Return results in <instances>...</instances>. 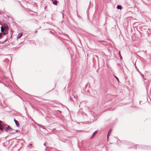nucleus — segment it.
<instances>
[{
    "label": "nucleus",
    "mask_w": 151,
    "mask_h": 151,
    "mask_svg": "<svg viewBox=\"0 0 151 151\" xmlns=\"http://www.w3.org/2000/svg\"><path fill=\"white\" fill-rule=\"evenodd\" d=\"M5 128L6 132H9L12 133V130H13V129H12L9 126L7 125H6Z\"/></svg>",
    "instance_id": "nucleus-1"
},
{
    "label": "nucleus",
    "mask_w": 151,
    "mask_h": 151,
    "mask_svg": "<svg viewBox=\"0 0 151 151\" xmlns=\"http://www.w3.org/2000/svg\"><path fill=\"white\" fill-rule=\"evenodd\" d=\"M4 27L5 30H9V28L7 25L6 24H4Z\"/></svg>",
    "instance_id": "nucleus-2"
},
{
    "label": "nucleus",
    "mask_w": 151,
    "mask_h": 151,
    "mask_svg": "<svg viewBox=\"0 0 151 151\" xmlns=\"http://www.w3.org/2000/svg\"><path fill=\"white\" fill-rule=\"evenodd\" d=\"M22 35V33H19L17 37V39H19Z\"/></svg>",
    "instance_id": "nucleus-3"
},
{
    "label": "nucleus",
    "mask_w": 151,
    "mask_h": 151,
    "mask_svg": "<svg viewBox=\"0 0 151 151\" xmlns=\"http://www.w3.org/2000/svg\"><path fill=\"white\" fill-rule=\"evenodd\" d=\"M14 122H15V123L16 126H17L19 127V124L18 123V121H17L16 120V119H14Z\"/></svg>",
    "instance_id": "nucleus-4"
},
{
    "label": "nucleus",
    "mask_w": 151,
    "mask_h": 151,
    "mask_svg": "<svg viewBox=\"0 0 151 151\" xmlns=\"http://www.w3.org/2000/svg\"><path fill=\"white\" fill-rule=\"evenodd\" d=\"M8 33V30H5V31L4 32H3V35H5L7 34Z\"/></svg>",
    "instance_id": "nucleus-5"
},
{
    "label": "nucleus",
    "mask_w": 151,
    "mask_h": 151,
    "mask_svg": "<svg viewBox=\"0 0 151 151\" xmlns=\"http://www.w3.org/2000/svg\"><path fill=\"white\" fill-rule=\"evenodd\" d=\"M52 3L53 4L55 5H57V1L56 0H52Z\"/></svg>",
    "instance_id": "nucleus-6"
},
{
    "label": "nucleus",
    "mask_w": 151,
    "mask_h": 151,
    "mask_svg": "<svg viewBox=\"0 0 151 151\" xmlns=\"http://www.w3.org/2000/svg\"><path fill=\"white\" fill-rule=\"evenodd\" d=\"M0 122H0V127H4V126H6V125H5L4 124H1V123H2V122L1 121H0Z\"/></svg>",
    "instance_id": "nucleus-7"
},
{
    "label": "nucleus",
    "mask_w": 151,
    "mask_h": 151,
    "mask_svg": "<svg viewBox=\"0 0 151 151\" xmlns=\"http://www.w3.org/2000/svg\"><path fill=\"white\" fill-rule=\"evenodd\" d=\"M32 146V145L31 144H30L27 145V147L29 149H30Z\"/></svg>",
    "instance_id": "nucleus-8"
},
{
    "label": "nucleus",
    "mask_w": 151,
    "mask_h": 151,
    "mask_svg": "<svg viewBox=\"0 0 151 151\" xmlns=\"http://www.w3.org/2000/svg\"><path fill=\"white\" fill-rule=\"evenodd\" d=\"M112 131V130L111 129L110 130H109V132L107 134V140H108V139H109V134L110 132Z\"/></svg>",
    "instance_id": "nucleus-9"
},
{
    "label": "nucleus",
    "mask_w": 151,
    "mask_h": 151,
    "mask_svg": "<svg viewBox=\"0 0 151 151\" xmlns=\"http://www.w3.org/2000/svg\"><path fill=\"white\" fill-rule=\"evenodd\" d=\"M122 8V7L121 5H118L117 6V8L118 9H121Z\"/></svg>",
    "instance_id": "nucleus-10"
},
{
    "label": "nucleus",
    "mask_w": 151,
    "mask_h": 151,
    "mask_svg": "<svg viewBox=\"0 0 151 151\" xmlns=\"http://www.w3.org/2000/svg\"><path fill=\"white\" fill-rule=\"evenodd\" d=\"M97 133V131H95L93 134L92 137L95 135Z\"/></svg>",
    "instance_id": "nucleus-11"
},
{
    "label": "nucleus",
    "mask_w": 151,
    "mask_h": 151,
    "mask_svg": "<svg viewBox=\"0 0 151 151\" xmlns=\"http://www.w3.org/2000/svg\"><path fill=\"white\" fill-rule=\"evenodd\" d=\"M14 132H12V133H16V132H18L17 130H14Z\"/></svg>",
    "instance_id": "nucleus-12"
},
{
    "label": "nucleus",
    "mask_w": 151,
    "mask_h": 151,
    "mask_svg": "<svg viewBox=\"0 0 151 151\" xmlns=\"http://www.w3.org/2000/svg\"><path fill=\"white\" fill-rule=\"evenodd\" d=\"M1 32H3L4 31L3 27H2V26L1 27Z\"/></svg>",
    "instance_id": "nucleus-13"
},
{
    "label": "nucleus",
    "mask_w": 151,
    "mask_h": 151,
    "mask_svg": "<svg viewBox=\"0 0 151 151\" xmlns=\"http://www.w3.org/2000/svg\"><path fill=\"white\" fill-rule=\"evenodd\" d=\"M4 128V127H1V129L0 130H1L2 132H3V131Z\"/></svg>",
    "instance_id": "nucleus-14"
},
{
    "label": "nucleus",
    "mask_w": 151,
    "mask_h": 151,
    "mask_svg": "<svg viewBox=\"0 0 151 151\" xmlns=\"http://www.w3.org/2000/svg\"><path fill=\"white\" fill-rule=\"evenodd\" d=\"M3 34L2 33H0V38H1V37H2Z\"/></svg>",
    "instance_id": "nucleus-15"
},
{
    "label": "nucleus",
    "mask_w": 151,
    "mask_h": 151,
    "mask_svg": "<svg viewBox=\"0 0 151 151\" xmlns=\"http://www.w3.org/2000/svg\"><path fill=\"white\" fill-rule=\"evenodd\" d=\"M140 75H141L142 78H144V76L142 73H141Z\"/></svg>",
    "instance_id": "nucleus-16"
},
{
    "label": "nucleus",
    "mask_w": 151,
    "mask_h": 151,
    "mask_svg": "<svg viewBox=\"0 0 151 151\" xmlns=\"http://www.w3.org/2000/svg\"><path fill=\"white\" fill-rule=\"evenodd\" d=\"M115 78L118 81H119V79H118V78L117 77H116V76H115Z\"/></svg>",
    "instance_id": "nucleus-17"
},
{
    "label": "nucleus",
    "mask_w": 151,
    "mask_h": 151,
    "mask_svg": "<svg viewBox=\"0 0 151 151\" xmlns=\"http://www.w3.org/2000/svg\"><path fill=\"white\" fill-rule=\"evenodd\" d=\"M120 52H119V55H120V59H121V58H122V57L121 56V55H120Z\"/></svg>",
    "instance_id": "nucleus-18"
},
{
    "label": "nucleus",
    "mask_w": 151,
    "mask_h": 151,
    "mask_svg": "<svg viewBox=\"0 0 151 151\" xmlns=\"http://www.w3.org/2000/svg\"><path fill=\"white\" fill-rule=\"evenodd\" d=\"M7 39H8L7 38H6V39L4 40V42H6L7 40Z\"/></svg>",
    "instance_id": "nucleus-19"
},
{
    "label": "nucleus",
    "mask_w": 151,
    "mask_h": 151,
    "mask_svg": "<svg viewBox=\"0 0 151 151\" xmlns=\"http://www.w3.org/2000/svg\"><path fill=\"white\" fill-rule=\"evenodd\" d=\"M37 124L39 126H40V125H40V124Z\"/></svg>",
    "instance_id": "nucleus-20"
},
{
    "label": "nucleus",
    "mask_w": 151,
    "mask_h": 151,
    "mask_svg": "<svg viewBox=\"0 0 151 151\" xmlns=\"http://www.w3.org/2000/svg\"><path fill=\"white\" fill-rule=\"evenodd\" d=\"M44 146H46L45 143H44Z\"/></svg>",
    "instance_id": "nucleus-21"
},
{
    "label": "nucleus",
    "mask_w": 151,
    "mask_h": 151,
    "mask_svg": "<svg viewBox=\"0 0 151 151\" xmlns=\"http://www.w3.org/2000/svg\"><path fill=\"white\" fill-rule=\"evenodd\" d=\"M55 130V128H54L53 130H52V131H54Z\"/></svg>",
    "instance_id": "nucleus-22"
},
{
    "label": "nucleus",
    "mask_w": 151,
    "mask_h": 151,
    "mask_svg": "<svg viewBox=\"0 0 151 151\" xmlns=\"http://www.w3.org/2000/svg\"><path fill=\"white\" fill-rule=\"evenodd\" d=\"M137 69V71H138V72H139V70H138V69Z\"/></svg>",
    "instance_id": "nucleus-23"
},
{
    "label": "nucleus",
    "mask_w": 151,
    "mask_h": 151,
    "mask_svg": "<svg viewBox=\"0 0 151 151\" xmlns=\"http://www.w3.org/2000/svg\"><path fill=\"white\" fill-rule=\"evenodd\" d=\"M139 73L140 74H141L142 73L140 71H139Z\"/></svg>",
    "instance_id": "nucleus-24"
},
{
    "label": "nucleus",
    "mask_w": 151,
    "mask_h": 151,
    "mask_svg": "<svg viewBox=\"0 0 151 151\" xmlns=\"http://www.w3.org/2000/svg\"><path fill=\"white\" fill-rule=\"evenodd\" d=\"M14 130L13 129V130H12V132H14Z\"/></svg>",
    "instance_id": "nucleus-25"
},
{
    "label": "nucleus",
    "mask_w": 151,
    "mask_h": 151,
    "mask_svg": "<svg viewBox=\"0 0 151 151\" xmlns=\"http://www.w3.org/2000/svg\"><path fill=\"white\" fill-rule=\"evenodd\" d=\"M35 32V33H37V31H36Z\"/></svg>",
    "instance_id": "nucleus-26"
},
{
    "label": "nucleus",
    "mask_w": 151,
    "mask_h": 151,
    "mask_svg": "<svg viewBox=\"0 0 151 151\" xmlns=\"http://www.w3.org/2000/svg\"><path fill=\"white\" fill-rule=\"evenodd\" d=\"M137 146H139V145H137V146H136V147H137Z\"/></svg>",
    "instance_id": "nucleus-27"
},
{
    "label": "nucleus",
    "mask_w": 151,
    "mask_h": 151,
    "mask_svg": "<svg viewBox=\"0 0 151 151\" xmlns=\"http://www.w3.org/2000/svg\"><path fill=\"white\" fill-rule=\"evenodd\" d=\"M80 107V105H79V107Z\"/></svg>",
    "instance_id": "nucleus-28"
},
{
    "label": "nucleus",
    "mask_w": 151,
    "mask_h": 151,
    "mask_svg": "<svg viewBox=\"0 0 151 151\" xmlns=\"http://www.w3.org/2000/svg\"><path fill=\"white\" fill-rule=\"evenodd\" d=\"M32 121H34V122H35V121H34V120H33V119H32Z\"/></svg>",
    "instance_id": "nucleus-29"
},
{
    "label": "nucleus",
    "mask_w": 151,
    "mask_h": 151,
    "mask_svg": "<svg viewBox=\"0 0 151 151\" xmlns=\"http://www.w3.org/2000/svg\"><path fill=\"white\" fill-rule=\"evenodd\" d=\"M1 127H0V130H1Z\"/></svg>",
    "instance_id": "nucleus-30"
}]
</instances>
